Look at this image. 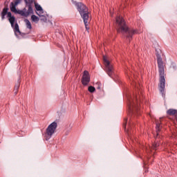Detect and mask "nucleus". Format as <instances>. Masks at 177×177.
I'll return each instance as SVG.
<instances>
[{
  "mask_svg": "<svg viewBox=\"0 0 177 177\" xmlns=\"http://www.w3.org/2000/svg\"><path fill=\"white\" fill-rule=\"evenodd\" d=\"M37 15H38V16H39L40 20L41 21H43L44 23H46V21H48V19L46 18V17L45 15H44L43 14H38V12H36Z\"/></svg>",
  "mask_w": 177,
  "mask_h": 177,
  "instance_id": "obj_15",
  "label": "nucleus"
},
{
  "mask_svg": "<svg viewBox=\"0 0 177 177\" xmlns=\"http://www.w3.org/2000/svg\"><path fill=\"white\" fill-rule=\"evenodd\" d=\"M156 135L154 136L155 138V142L152 144V149L153 150H157V148L160 146V132L161 131V125L160 124V122L156 123Z\"/></svg>",
  "mask_w": 177,
  "mask_h": 177,
  "instance_id": "obj_7",
  "label": "nucleus"
},
{
  "mask_svg": "<svg viewBox=\"0 0 177 177\" xmlns=\"http://www.w3.org/2000/svg\"><path fill=\"white\" fill-rule=\"evenodd\" d=\"M7 18H8V21L16 19V17L14 15H12V12L8 11L7 13Z\"/></svg>",
  "mask_w": 177,
  "mask_h": 177,
  "instance_id": "obj_16",
  "label": "nucleus"
},
{
  "mask_svg": "<svg viewBox=\"0 0 177 177\" xmlns=\"http://www.w3.org/2000/svg\"><path fill=\"white\" fill-rule=\"evenodd\" d=\"M56 128H57V122H53L48 125L44 133V138L46 140H49V139L52 138L53 133H55L56 131Z\"/></svg>",
  "mask_w": 177,
  "mask_h": 177,
  "instance_id": "obj_6",
  "label": "nucleus"
},
{
  "mask_svg": "<svg viewBox=\"0 0 177 177\" xmlns=\"http://www.w3.org/2000/svg\"><path fill=\"white\" fill-rule=\"evenodd\" d=\"M127 106L129 107V115L131 117L129 122V129L128 132H129L130 129H132V127H133V117L135 116L136 113L139 114V107L138 105L132 100V99L128 98Z\"/></svg>",
  "mask_w": 177,
  "mask_h": 177,
  "instance_id": "obj_4",
  "label": "nucleus"
},
{
  "mask_svg": "<svg viewBox=\"0 0 177 177\" xmlns=\"http://www.w3.org/2000/svg\"><path fill=\"white\" fill-rule=\"evenodd\" d=\"M91 82V76L89 75V72L88 71H84L82 77V84L84 86H86Z\"/></svg>",
  "mask_w": 177,
  "mask_h": 177,
  "instance_id": "obj_10",
  "label": "nucleus"
},
{
  "mask_svg": "<svg viewBox=\"0 0 177 177\" xmlns=\"http://www.w3.org/2000/svg\"><path fill=\"white\" fill-rule=\"evenodd\" d=\"M31 20H32V21H35V22L37 23V21H39V17H37L35 15H32L31 16Z\"/></svg>",
  "mask_w": 177,
  "mask_h": 177,
  "instance_id": "obj_18",
  "label": "nucleus"
},
{
  "mask_svg": "<svg viewBox=\"0 0 177 177\" xmlns=\"http://www.w3.org/2000/svg\"><path fill=\"white\" fill-rule=\"evenodd\" d=\"M172 68L174 69V70H176V66H172Z\"/></svg>",
  "mask_w": 177,
  "mask_h": 177,
  "instance_id": "obj_24",
  "label": "nucleus"
},
{
  "mask_svg": "<svg viewBox=\"0 0 177 177\" xmlns=\"http://www.w3.org/2000/svg\"><path fill=\"white\" fill-rule=\"evenodd\" d=\"M128 122V118H124V123H123V128L127 129V123Z\"/></svg>",
  "mask_w": 177,
  "mask_h": 177,
  "instance_id": "obj_21",
  "label": "nucleus"
},
{
  "mask_svg": "<svg viewBox=\"0 0 177 177\" xmlns=\"http://www.w3.org/2000/svg\"><path fill=\"white\" fill-rule=\"evenodd\" d=\"M68 133H70V131H66V133H65V135H68Z\"/></svg>",
  "mask_w": 177,
  "mask_h": 177,
  "instance_id": "obj_23",
  "label": "nucleus"
},
{
  "mask_svg": "<svg viewBox=\"0 0 177 177\" xmlns=\"http://www.w3.org/2000/svg\"><path fill=\"white\" fill-rule=\"evenodd\" d=\"M88 92H90V93H93L95 91H96V88H95L93 86H89L88 88Z\"/></svg>",
  "mask_w": 177,
  "mask_h": 177,
  "instance_id": "obj_19",
  "label": "nucleus"
},
{
  "mask_svg": "<svg viewBox=\"0 0 177 177\" xmlns=\"http://www.w3.org/2000/svg\"><path fill=\"white\" fill-rule=\"evenodd\" d=\"M10 22V24H11V27L12 28H15V23H16V19H12V20H10L8 21Z\"/></svg>",
  "mask_w": 177,
  "mask_h": 177,
  "instance_id": "obj_20",
  "label": "nucleus"
},
{
  "mask_svg": "<svg viewBox=\"0 0 177 177\" xmlns=\"http://www.w3.org/2000/svg\"><path fill=\"white\" fill-rule=\"evenodd\" d=\"M103 62L105 66V71L111 78H114L115 73L113 69V66L110 64V61L106 57H103Z\"/></svg>",
  "mask_w": 177,
  "mask_h": 177,
  "instance_id": "obj_8",
  "label": "nucleus"
},
{
  "mask_svg": "<svg viewBox=\"0 0 177 177\" xmlns=\"http://www.w3.org/2000/svg\"><path fill=\"white\" fill-rule=\"evenodd\" d=\"M35 8L37 12H39L40 15H44V11L41 5L38 4L37 2H35Z\"/></svg>",
  "mask_w": 177,
  "mask_h": 177,
  "instance_id": "obj_13",
  "label": "nucleus"
},
{
  "mask_svg": "<svg viewBox=\"0 0 177 177\" xmlns=\"http://www.w3.org/2000/svg\"><path fill=\"white\" fill-rule=\"evenodd\" d=\"M136 102L138 101V97H136Z\"/></svg>",
  "mask_w": 177,
  "mask_h": 177,
  "instance_id": "obj_25",
  "label": "nucleus"
},
{
  "mask_svg": "<svg viewBox=\"0 0 177 177\" xmlns=\"http://www.w3.org/2000/svg\"><path fill=\"white\" fill-rule=\"evenodd\" d=\"M21 1L22 0H13V1H12L10 3V12H12V13H15V15H17V13H21V11H19V10H17V6L20 5V3H21Z\"/></svg>",
  "mask_w": 177,
  "mask_h": 177,
  "instance_id": "obj_9",
  "label": "nucleus"
},
{
  "mask_svg": "<svg viewBox=\"0 0 177 177\" xmlns=\"http://www.w3.org/2000/svg\"><path fill=\"white\" fill-rule=\"evenodd\" d=\"M25 22L26 24L27 28H29V30H31L32 28V26L31 25V22L28 19H25Z\"/></svg>",
  "mask_w": 177,
  "mask_h": 177,
  "instance_id": "obj_17",
  "label": "nucleus"
},
{
  "mask_svg": "<svg viewBox=\"0 0 177 177\" xmlns=\"http://www.w3.org/2000/svg\"><path fill=\"white\" fill-rule=\"evenodd\" d=\"M75 6L77 8V10L79 12L85 26L86 30H89L88 26H89V23L91 20L89 19V15L91 13L89 12V9L84 3L82 2H73Z\"/></svg>",
  "mask_w": 177,
  "mask_h": 177,
  "instance_id": "obj_3",
  "label": "nucleus"
},
{
  "mask_svg": "<svg viewBox=\"0 0 177 177\" xmlns=\"http://www.w3.org/2000/svg\"><path fill=\"white\" fill-rule=\"evenodd\" d=\"M4 8L2 9V11L0 13L1 20H5L8 16V11L9 10V6L6 4V2L4 3Z\"/></svg>",
  "mask_w": 177,
  "mask_h": 177,
  "instance_id": "obj_11",
  "label": "nucleus"
},
{
  "mask_svg": "<svg viewBox=\"0 0 177 177\" xmlns=\"http://www.w3.org/2000/svg\"><path fill=\"white\" fill-rule=\"evenodd\" d=\"M97 85H98L97 87V89H100V88H101L100 83L97 82Z\"/></svg>",
  "mask_w": 177,
  "mask_h": 177,
  "instance_id": "obj_22",
  "label": "nucleus"
},
{
  "mask_svg": "<svg viewBox=\"0 0 177 177\" xmlns=\"http://www.w3.org/2000/svg\"><path fill=\"white\" fill-rule=\"evenodd\" d=\"M14 32L15 35L17 37V38H19V35H20L21 37H24V35H26V33L21 32L20 31V28H19V24L17 23L15 24Z\"/></svg>",
  "mask_w": 177,
  "mask_h": 177,
  "instance_id": "obj_12",
  "label": "nucleus"
},
{
  "mask_svg": "<svg viewBox=\"0 0 177 177\" xmlns=\"http://www.w3.org/2000/svg\"><path fill=\"white\" fill-rule=\"evenodd\" d=\"M25 2V6L23 10H18V12H22L21 13H17L24 17H28L30 15H34V10L32 9V3H34V0H24Z\"/></svg>",
  "mask_w": 177,
  "mask_h": 177,
  "instance_id": "obj_5",
  "label": "nucleus"
},
{
  "mask_svg": "<svg viewBox=\"0 0 177 177\" xmlns=\"http://www.w3.org/2000/svg\"><path fill=\"white\" fill-rule=\"evenodd\" d=\"M116 24L118 32L121 34L122 37L125 38L129 42L132 41V38L135 34H139L138 30L128 27V25L125 23V20L122 17H116Z\"/></svg>",
  "mask_w": 177,
  "mask_h": 177,
  "instance_id": "obj_1",
  "label": "nucleus"
},
{
  "mask_svg": "<svg viewBox=\"0 0 177 177\" xmlns=\"http://www.w3.org/2000/svg\"><path fill=\"white\" fill-rule=\"evenodd\" d=\"M20 84H21V80L19 78V79H18L17 83L15 84V88H14L15 95H16L17 93V92L19 91V88H20Z\"/></svg>",
  "mask_w": 177,
  "mask_h": 177,
  "instance_id": "obj_14",
  "label": "nucleus"
},
{
  "mask_svg": "<svg viewBox=\"0 0 177 177\" xmlns=\"http://www.w3.org/2000/svg\"><path fill=\"white\" fill-rule=\"evenodd\" d=\"M156 52V60L158 62V73H159V91L162 96L165 97V70L164 69V62H162V58H161V54L158 53L157 50Z\"/></svg>",
  "mask_w": 177,
  "mask_h": 177,
  "instance_id": "obj_2",
  "label": "nucleus"
}]
</instances>
